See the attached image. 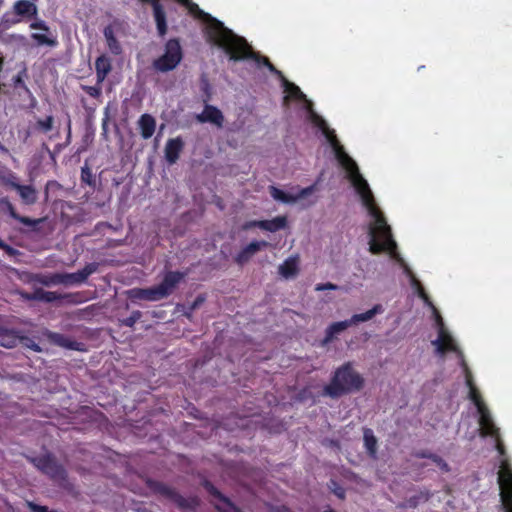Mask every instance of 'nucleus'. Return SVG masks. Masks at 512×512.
Segmentation results:
<instances>
[{
  "label": "nucleus",
  "instance_id": "obj_3",
  "mask_svg": "<svg viewBox=\"0 0 512 512\" xmlns=\"http://www.w3.org/2000/svg\"><path fill=\"white\" fill-rule=\"evenodd\" d=\"M362 386L361 376L352 369L350 363H346L336 370L330 384L325 387L324 393L332 398H337L359 390Z\"/></svg>",
  "mask_w": 512,
  "mask_h": 512
},
{
  "label": "nucleus",
  "instance_id": "obj_10",
  "mask_svg": "<svg viewBox=\"0 0 512 512\" xmlns=\"http://www.w3.org/2000/svg\"><path fill=\"white\" fill-rule=\"evenodd\" d=\"M121 27L118 20H114L110 25L105 27L103 34L107 43V47L114 55H119L122 52V47L116 38V33Z\"/></svg>",
  "mask_w": 512,
  "mask_h": 512
},
{
  "label": "nucleus",
  "instance_id": "obj_47",
  "mask_svg": "<svg viewBox=\"0 0 512 512\" xmlns=\"http://www.w3.org/2000/svg\"><path fill=\"white\" fill-rule=\"evenodd\" d=\"M0 151L7 153L8 150L0 143Z\"/></svg>",
  "mask_w": 512,
  "mask_h": 512
},
{
  "label": "nucleus",
  "instance_id": "obj_31",
  "mask_svg": "<svg viewBox=\"0 0 512 512\" xmlns=\"http://www.w3.org/2000/svg\"><path fill=\"white\" fill-rule=\"evenodd\" d=\"M429 459L437 466L439 467L440 470H442L443 472H448L449 471V466L448 464L445 462V460L443 458H441L440 456L436 455V454H430L429 455Z\"/></svg>",
  "mask_w": 512,
  "mask_h": 512
},
{
  "label": "nucleus",
  "instance_id": "obj_11",
  "mask_svg": "<svg viewBox=\"0 0 512 512\" xmlns=\"http://www.w3.org/2000/svg\"><path fill=\"white\" fill-rule=\"evenodd\" d=\"M196 120L199 123H211L218 128H222L224 123V116L218 108L207 104L205 105L203 112L196 115Z\"/></svg>",
  "mask_w": 512,
  "mask_h": 512
},
{
  "label": "nucleus",
  "instance_id": "obj_28",
  "mask_svg": "<svg viewBox=\"0 0 512 512\" xmlns=\"http://www.w3.org/2000/svg\"><path fill=\"white\" fill-rule=\"evenodd\" d=\"M54 124V118L52 116H47L45 119H38L35 124V129L42 132L47 133L52 130Z\"/></svg>",
  "mask_w": 512,
  "mask_h": 512
},
{
  "label": "nucleus",
  "instance_id": "obj_1",
  "mask_svg": "<svg viewBox=\"0 0 512 512\" xmlns=\"http://www.w3.org/2000/svg\"><path fill=\"white\" fill-rule=\"evenodd\" d=\"M282 84L285 91L306 102V108L310 113L311 121L318 126L326 136L333 148L336 159L346 171L347 179L354 187L363 206L371 217L369 223V251L373 254H379L382 251L389 252L390 255L403 266L405 273L410 277L411 286L414 287L417 292H425L419 280L407 266L404 259L396 252L397 244L392 238L391 228L387 224L380 209L376 206L374 195L367 180L360 173L357 163L344 151L343 146L340 145L334 131L329 129L326 121L313 111L312 102L306 99V95L300 88L294 83L289 82L286 78H283Z\"/></svg>",
  "mask_w": 512,
  "mask_h": 512
},
{
  "label": "nucleus",
  "instance_id": "obj_30",
  "mask_svg": "<svg viewBox=\"0 0 512 512\" xmlns=\"http://www.w3.org/2000/svg\"><path fill=\"white\" fill-rule=\"evenodd\" d=\"M66 297H68V295H61V294H58L57 292L44 291L43 289H41V301H44L47 303L54 302L56 300L66 298Z\"/></svg>",
  "mask_w": 512,
  "mask_h": 512
},
{
  "label": "nucleus",
  "instance_id": "obj_22",
  "mask_svg": "<svg viewBox=\"0 0 512 512\" xmlns=\"http://www.w3.org/2000/svg\"><path fill=\"white\" fill-rule=\"evenodd\" d=\"M383 307L380 304L375 305L372 309L366 311L365 313L355 314L349 319V323L351 325H356L359 322H366L371 320L375 315L382 313Z\"/></svg>",
  "mask_w": 512,
  "mask_h": 512
},
{
  "label": "nucleus",
  "instance_id": "obj_29",
  "mask_svg": "<svg viewBox=\"0 0 512 512\" xmlns=\"http://www.w3.org/2000/svg\"><path fill=\"white\" fill-rule=\"evenodd\" d=\"M364 441H365V445H366L367 449L369 450V452L372 454L375 453L377 440L374 437L372 430H370V429L364 430Z\"/></svg>",
  "mask_w": 512,
  "mask_h": 512
},
{
  "label": "nucleus",
  "instance_id": "obj_24",
  "mask_svg": "<svg viewBox=\"0 0 512 512\" xmlns=\"http://www.w3.org/2000/svg\"><path fill=\"white\" fill-rule=\"evenodd\" d=\"M350 326H351V324L349 323V320L335 322V323L331 324L326 329V336L324 339V343L331 342L336 335L340 334L341 332H343Z\"/></svg>",
  "mask_w": 512,
  "mask_h": 512
},
{
  "label": "nucleus",
  "instance_id": "obj_37",
  "mask_svg": "<svg viewBox=\"0 0 512 512\" xmlns=\"http://www.w3.org/2000/svg\"><path fill=\"white\" fill-rule=\"evenodd\" d=\"M28 506L32 512H56L54 510H49L46 506H40L32 502H29Z\"/></svg>",
  "mask_w": 512,
  "mask_h": 512
},
{
  "label": "nucleus",
  "instance_id": "obj_16",
  "mask_svg": "<svg viewBox=\"0 0 512 512\" xmlns=\"http://www.w3.org/2000/svg\"><path fill=\"white\" fill-rule=\"evenodd\" d=\"M130 297L134 299H141L147 301H158L161 300L157 287H150L146 289H132L130 292Z\"/></svg>",
  "mask_w": 512,
  "mask_h": 512
},
{
  "label": "nucleus",
  "instance_id": "obj_33",
  "mask_svg": "<svg viewBox=\"0 0 512 512\" xmlns=\"http://www.w3.org/2000/svg\"><path fill=\"white\" fill-rule=\"evenodd\" d=\"M34 279L45 285V286H50L52 284H56V280L54 279V274L53 275H36L34 277Z\"/></svg>",
  "mask_w": 512,
  "mask_h": 512
},
{
  "label": "nucleus",
  "instance_id": "obj_44",
  "mask_svg": "<svg viewBox=\"0 0 512 512\" xmlns=\"http://www.w3.org/2000/svg\"><path fill=\"white\" fill-rule=\"evenodd\" d=\"M417 506L416 498H411L407 501L406 507L415 508Z\"/></svg>",
  "mask_w": 512,
  "mask_h": 512
},
{
  "label": "nucleus",
  "instance_id": "obj_6",
  "mask_svg": "<svg viewBox=\"0 0 512 512\" xmlns=\"http://www.w3.org/2000/svg\"><path fill=\"white\" fill-rule=\"evenodd\" d=\"M29 460L37 469L48 475L50 478L54 480L65 479L64 468L59 463H57L50 454L41 457L29 458Z\"/></svg>",
  "mask_w": 512,
  "mask_h": 512
},
{
  "label": "nucleus",
  "instance_id": "obj_5",
  "mask_svg": "<svg viewBox=\"0 0 512 512\" xmlns=\"http://www.w3.org/2000/svg\"><path fill=\"white\" fill-rule=\"evenodd\" d=\"M181 57V48L178 41L170 40L166 44L164 55L154 62V67L162 72L172 70L178 65Z\"/></svg>",
  "mask_w": 512,
  "mask_h": 512
},
{
  "label": "nucleus",
  "instance_id": "obj_46",
  "mask_svg": "<svg viewBox=\"0 0 512 512\" xmlns=\"http://www.w3.org/2000/svg\"><path fill=\"white\" fill-rule=\"evenodd\" d=\"M253 226H257V224H255L254 221L246 224L245 228H250V227H253Z\"/></svg>",
  "mask_w": 512,
  "mask_h": 512
},
{
  "label": "nucleus",
  "instance_id": "obj_20",
  "mask_svg": "<svg viewBox=\"0 0 512 512\" xmlns=\"http://www.w3.org/2000/svg\"><path fill=\"white\" fill-rule=\"evenodd\" d=\"M207 489L209 492L219 498L215 504L220 512H239V510L225 497H223L212 485L208 484Z\"/></svg>",
  "mask_w": 512,
  "mask_h": 512
},
{
  "label": "nucleus",
  "instance_id": "obj_35",
  "mask_svg": "<svg viewBox=\"0 0 512 512\" xmlns=\"http://www.w3.org/2000/svg\"><path fill=\"white\" fill-rule=\"evenodd\" d=\"M19 295L25 300L41 301V289H36L32 294L20 291Z\"/></svg>",
  "mask_w": 512,
  "mask_h": 512
},
{
  "label": "nucleus",
  "instance_id": "obj_48",
  "mask_svg": "<svg viewBox=\"0 0 512 512\" xmlns=\"http://www.w3.org/2000/svg\"><path fill=\"white\" fill-rule=\"evenodd\" d=\"M200 302H202V299H197L194 304H193V307H196L198 304H200Z\"/></svg>",
  "mask_w": 512,
  "mask_h": 512
},
{
  "label": "nucleus",
  "instance_id": "obj_19",
  "mask_svg": "<svg viewBox=\"0 0 512 512\" xmlns=\"http://www.w3.org/2000/svg\"><path fill=\"white\" fill-rule=\"evenodd\" d=\"M13 189L17 190L22 201L27 205H32L37 201L36 190L32 186L20 184L13 185Z\"/></svg>",
  "mask_w": 512,
  "mask_h": 512
},
{
  "label": "nucleus",
  "instance_id": "obj_34",
  "mask_svg": "<svg viewBox=\"0 0 512 512\" xmlns=\"http://www.w3.org/2000/svg\"><path fill=\"white\" fill-rule=\"evenodd\" d=\"M142 314L140 311H134L128 318L122 320V324L127 327H132L140 318Z\"/></svg>",
  "mask_w": 512,
  "mask_h": 512
},
{
  "label": "nucleus",
  "instance_id": "obj_12",
  "mask_svg": "<svg viewBox=\"0 0 512 512\" xmlns=\"http://www.w3.org/2000/svg\"><path fill=\"white\" fill-rule=\"evenodd\" d=\"M30 27L38 30V32L32 34V38L37 42L38 45L55 46L56 41L50 36V29L43 21L33 22Z\"/></svg>",
  "mask_w": 512,
  "mask_h": 512
},
{
  "label": "nucleus",
  "instance_id": "obj_2",
  "mask_svg": "<svg viewBox=\"0 0 512 512\" xmlns=\"http://www.w3.org/2000/svg\"><path fill=\"white\" fill-rule=\"evenodd\" d=\"M210 20L211 37L218 46L222 47L230 54V59L239 60L242 58H250L258 63L262 62L273 74L279 77L281 81L285 78L282 72L276 69L267 57L253 52L245 38L234 34L232 30L226 28L221 22L215 19Z\"/></svg>",
  "mask_w": 512,
  "mask_h": 512
},
{
  "label": "nucleus",
  "instance_id": "obj_14",
  "mask_svg": "<svg viewBox=\"0 0 512 512\" xmlns=\"http://www.w3.org/2000/svg\"><path fill=\"white\" fill-rule=\"evenodd\" d=\"M0 210L3 211V212H7L9 213V215L11 217H13L14 219L20 221L21 223L25 224V225H36L38 224L41 220L38 219V220H32L28 217H23V216H20L16 213L13 205L11 204V202L7 199V198H1L0 199Z\"/></svg>",
  "mask_w": 512,
  "mask_h": 512
},
{
  "label": "nucleus",
  "instance_id": "obj_17",
  "mask_svg": "<svg viewBox=\"0 0 512 512\" xmlns=\"http://www.w3.org/2000/svg\"><path fill=\"white\" fill-rule=\"evenodd\" d=\"M298 257H290L278 268V272L284 278H293L298 274Z\"/></svg>",
  "mask_w": 512,
  "mask_h": 512
},
{
  "label": "nucleus",
  "instance_id": "obj_45",
  "mask_svg": "<svg viewBox=\"0 0 512 512\" xmlns=\"http://www.w3.org/2000/svg\"><path fill=\"white\" fill-rule=\"evenodd\" d=\"M430 454H431V453H426V452H417V453L415 454V456H416V457H418V458H429V455H430Z\"/></svg>",
  "mask_w": 512,
  "mask_h": 512
},
{
  "label": "nucleus",
  "instance_id": "obj_50",
  "mask_svg": "<svg viewBox=\"0 0 512 512\" xmlns=\"http://www.w3.org/2000/svg\"><path fill=\"white\" fill-rule=\"evenodd\" d=\"M103 129L104 130L106 129V121H104V123H103Z\"/></svg>",
  "mask_w": 512,
  "mask_h": 512
},
{
  "label": "nucleus",
  "instance_id": "obj_15",
  "mask_svg": "<svg viewBox=\"0 0 512 512\" xmlns=\"http://www.w3.org/2000/svg\"><path fill=\"white\" fill-rule=\"evenodd\" d=\"M138 126L141 136L144 139H149L155 132L156 120L149 114H143L138 120Z\"/></svg>",
  "mask_w": 512,
  "mask_h": 512
},
{
  "label": "nucleus",
  "instance_id": "obj_43",
  "mask_svg": "<svg viewBox=\"0 0 512 512\" xmlns=\"http://www.w3.org/2000/svg\"><path fill=\"white\" fill-rule=\"evenodd\" d=\"M3 182L6 184V185H9L11 188H13V185L15 184H18L16 181H15V177L14 176H9L8 178H4L3 179Z\"/></svg>",
  "mask_w": 512,
  "mask_h": 512
},
{
  "label": "nucleus",
  "instance_id": "obj_9",
  "mask_svg": "<svg viewBox=\"0 0 512 512\" xmlns=\"http://www.w3.org/2000/svg\"><path fill=\"white\" fill-rule=\"evenodd\" d=\"M184 274L180 272H168L163 281L157 285V290L161 299L168 297L176 289L177 285L183 280Z\"/></svg>",
  "mask_w": 512,
  "mask_h": 512
},
{
  "label": "nucleus",
  "instance_id": "obj_23",
  "mask_svg": "<svg viewBox=\"0 0 512 512\" xmlns=\"http://www.w3.org/2000/svg\"><path fill=\"white\" fill-rule=\"evenodd\" d=\"M254 223L263 230L275 232L284 228L286 219L284 217H276L273 220L254 221Z\"/></svg>",
  "mask_w": 512,
  "mask_h": 512
},
{
  "label": "nucleus",
  "instance_id": "obj_42",
  "mask_svg": "<svg viewBox=\"0 0 512 512\" xmlns=\"http://www.w3.org/2000/svg\"><path fill=\"white\" fill-rule=\"evenodd\" d=\"M91 172L88 167L82 168V180L90 183Z\"/></svg>",
  "mask_w": 512,
  "mask_h": 512
},
{
  "label": "nucleus",
  "instance_id": "obj_36",
  "mask_svg": "<svg viewBox=\"0 0 512 512\" xmlns=\"http://www.w3.org/2000/svg\"><path fill=\"white\" fill-rule=\"evenodd\" d=\"M168 494L170 495V497L182 508H188L189 505L187 504V501L182 498L180 495H178L177 493L173 492V491H168Z\"/></svg>",
  "mask_w": 512,
  "mask_h": 512
},
{
  "label": "nucleus",
  "instance_id": "obj_41",
  "mask_svg": "<svg viewBox=\"0 0 512 512\" xmlns=\"http://www.w3.org/2000/svg\"><path fill=\"white\" fill-rule=\"evenodd\" d=\"M14 86L15 87H22L24 88V90L27 92V93H30L29 89L27 88V86L24 84L23 80H22V77L21 75H17L15 78H14Z\"/></svg>",
  "mask_w": 512,
  "mask_h": 512
},
{
  "label": "nucleus",
  "instance_id": "obj_26",
  "mask_svg": "<svg viewBox=\"0 0 512 512\" xmlns=\"http://www.w3.org/2000/svg\"><path fill=\"white\" fill-rule=\"evenodd\" d=\"M19 336L14 331L0 330V345L5 348H13L18 344Z\"/></svg>",
  "mask_w": 512,
  "mask_h": 512
},
{
  "label": "nucleus",
  "instance_id": "obj_7",
  "mask_svg": "<svg viewBox=\"0 0 512 512\" xmlns=\"http://www.w3.org/2000/svg\"><path fill=\"white\" fill-rule=\"evenodd\" d=\"M317 190H318L317 185L313 184L309 187L300 189L295 194H290V193H285L284 191H282L274 186H271L270 187V195L272 196L273 199H275L277 201L287 203V204H294L298 201L304 200L307 197L311 196Z\"/></svg>",
  "mask_w": 512,
  "mask_h": 512
},
{
  "label": "nucleus",
  "instance_id": "obj_4",
  "mask_svg": "<svg viewBox=\"0 0 512 512\" xmlns=\"http://www.w3.org/2000/svg\"><path fill=\"white\" fill-rule=\"evenodd\" d=\"M461 364L466 371V384L470 388L469 397L474 402L475 406L477 407V411L480 415L479 426H480L481 435L482 436L490 435V436L495 437L496 438V448L500 452V454H503L504 448H503V445L500 442L499 437H498L499 429L495 426L488 408L485 406V404L481 400L476 388L473 386L470 372L468 371L465 361L463 359L461 361Z\"/></svg>",
  "mask_w": 512,
  "mask_h": 512
},
{
  "label": "nucleus",
  "instance_id": "obj_27",
  "mask_svg": "<svg viewBox=\"0 0 512 512\" xmlns=\"http://www.w3.org/2000/svg\"><path fill=\"white\" fill-rule=\"evenodd\" d=\"M45 335L48 337V339L52 343H54L58 346L65 347V348H71V349L74 348L75 343L72 342L71 340H69L68 338L64 337L62 334L47 331L45 333Z\"/></svg>",
  "mask_w": 512,
  "mask_h": 512
},
{
  "label": "nucleus",
  "instance_id": "obj_39",
  "mask_svg": "<svg viewBox=\"0 0 512 512\" xmlns=\"http://www.w3.org/2000/svg\"><path fill=\"white\" fill-rule=\"evenodd\" d=\"M84 89L90 96L95 97V98L101 94L100 87L86 86V87H84Z\"/></svg>",
  "mask_w": 512,
  "mask_h": 512
},
{
  "label": "nucleus",
  "instance_id": "obj_40",
  "mask_svg": "<svg viewBox=\"0 0 512 512\" xmlns=\"http://www.w3.org/2000/svg\"><path fill=\"white\" fill-rule=\"evenodd\" d=\"M337 288H338V286L335 285V284H332V283L319 284V285L316 286V290L317 291L336 290Z\"/></svg>",
  "mask_w": 512,
  "mask_h": 512
},
{
  "label": "nucleus",
  "instance_id": "obj_8",
  "mask_svg": "<svg viewBox=\"0 0 512 512\" xmlns=\"http://www.w3.org/2000/svg\"><path fill=\"white\" fill-rule=\"evenodd\" d=\"M98 269L97 263H89L82 270L75 273H65V274H54V279L56 280V284H79L85 282L86 279L96 270Z\"/></svg>",
  "mask_w": 512,
  "mask_h": 512
},
{
  "label": "nucleus",
  "instance_id": "obj_13",
  "mask_svg": "<svg viewBox=\"0 0 512 512\" xmlns=\"http://www.w3.org/2000/svg\"><path fill=\"white\" fill-rule=\"evenodd\" d=\"M269 245L266 241H254L247 245L243 250L237 255L236 262L238 264H244L248 262L252 256H254L258 251L266 248Z\"/></svg>",
  "mask_w": 512,
  "mask_h": 512
},
{
  "label": "nucleus",
  "instance_id": "obj_32",
  "mask_svg": "<svg viewBox=\"0 0 512 512\" xmlns=\"http://www.w3.org/2000/svg\"><path fill=\"white\" fill-rule=\"evenodd\" d=\"M18 343H21V344H22V346L27 347V348H29V349H32V350H33V351H35V352H40V351H41V349H40L39 345H38V344H36V343H35L31 338H29V337H24V336L20 337V336H19Z\"/></svg>",
  "mask_w": 512,
  "mask_h": 512
},
{
  "label": "nucleus",
  "instance_id": "obj_21",
  "mask_svg": "<svg viewBox=\"0 0 512 512\" xmlns=\"http://www.w3.org/2000/svg\"><path fill=\"white\" fill-rule=\"evenodd\" d=\"M95 69L98 83L103 82L107 74L111 71L110 60L105 55H101L95 62Z\"/></svg>",
  "mask_w": 512,
  "mask_h": 512
},
{
  "label": "nucleus",
  "instance_id": "obj_49",
  "mask_svg": "<svg viewBox=\"0 0 512 512\" xmlns=\"http://www.w3.org/2000/svg\"><path fill=\"white\" fill-rule=\"evenodd\" d=\"M5 247V244L3 243L2 240H0V248H4Z\"/></svg>",
  "mask_w": 512,
  "mask_h": 512
},
{
  "label": "nucleus",
  "instance_id": "obj_38",
  "mask_svg": "<svg viewBox=\"0 0 512 512\" xmlns=\"http://www.w3.org/2000/svg\"><path fill=\"white\" fill-rule=\"evenodd\" d=\"M330 488L333 491V493L337 495L339 498H344V490L341 487H339L334 481H331Z\"/></svg>",
  "mask_w": 512,
  "mask_h": 512
},
{
  "label": "nucleus",
  "instance_id": "obj_18",
  "mask_svg": "<svg viewBox=\"0 0 512 512\" xmlns=\"http://www.w3.org/2000/svg\"><path fill=\"white\" fill-rule=\"evenodd\" d=\"M183 142L179 139H170L165 146V157L171 164L175 163L182 150Z\"/></svg>",
  "mask_w": 512,
  "mask_h": 512
},
{
  "label": "nucleus",
  "instance_id": "obj_25",
  "mask_svg": "<svg viewBox=\"0 0 512 512\" xmlns=\"http://www.w3.org/2000/svg\"><path fill=\"white\" fill-rule=\"evenodd\" d=\"M16 14L21 16L35 15L37 13V7L30 1L19 0L14 5Z\"/></svg>",
  "mask_w": 512,
  "mask_h": 512
}]
</instances>
